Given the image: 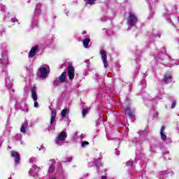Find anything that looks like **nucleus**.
I'll list each match as a JSON object with an SVG mask.
<instances>
[{"label": "nucleus", "instance_id": "f257e3e1", "mask_svg": "<svg viewBox=\"0 0 179 179\" xmlns=\"http://www.w3.org/2000/svg\"><path fill=\"white\" fill-rule=\"evenodd\" d=\"M138 23V17L135 15V13L130 12L127 18V25L129 29L135 27Z\"/></svg>", "mask_w": 179, "mask_h": 179}, {"label": "nucleus", "instance_id": "f03ea898", "mask_svg": "<svg viewBox=\"0 0 179 179\" xmlns=\"http://www.w3.org/2000/svg\"><path fill=\"white\" fill-rule=\"evenodd\" d=\"M41 13V5L40 3L36 4V9L34 11V18L32 20V24L31 27L32 29H34V27H37L38 22V18L37 16Z\"/></svg>", "mask_w": 179, "mask_h": 179}, {"label": "nucleus", "instance_id": "7ed1b4c3", "mask_svg": "<svg viewBox=\"0 0 179 179\" xmlns=\"http://www.w3.org/2000/svg\"><path fill=\"white\" fill-rule=\"evenodd\" d=\"M66 130H63L59 134L55 140V143L59 145V146H62L65 139H66Z\"/></svg>", "mask_w": 179, "mask_h": 179}, {"label": "nucleus", "instance_id": "20e7f679", "mask_svg": "<svg viewBox=\"0 0 179 179\" xmlns=\"http://www.w3.org/2000/svg\"><path fill=\"white\" fill-rule=\"evenodd\" d=\"M51 110V119H50V126L48 127V131H55V126L54 124L55 123V118L57 117V111L52 110L51 107L49 108Z\"/></svg>", "mask_w": 179, "mask_h": 179}, {"label": "nucleus", "instance_id": "39448f33", "mask_svg": "<svg viewBox=\"0 0 179 179\" xmlns=\"http://www.w3.org/2000/svg\"><path fill=\"white\" fill-rule=\"evenodd\" d=\"M0 64L2 68H6L9 65V59L8 58V50L6 49L3 50V56L0 59Z\"/></svg>", "mask_w": 179, "mask_h": 179}, {"label": "nucleus", "instance_id": "423d86ee", "mask_svg": "<svg viewBox=\"0 0 179 179\" xmlns=\"http://www.w3.org/2000/svg\"><path fill=\"white\" fill-rule=\"evenodd\" d=\"M50 73V66H47L46 67H41L38 73V76L41 79H45L48 74Z\"/></svg>", "mask_w": 179, "mask_h": 179}, {"label": "nucleus", "instance_id": "0eeeda50", "mask_svg": "<svg viewBox=\"0 0 179 179\" xmlns=\"http://www.w3.org/2000/svg\"><path fill=\"white\" fill-rule=\"evenodd\" d=\"M66 79V72L64 71L61 74V76L59 77V78H57L53 81L54 86H59L61 83H65Z\"/></svg>", "mask_w": 179, "mask_h": 179}, {"label": "nucleus", "instance_id": "6e6552de", "mask_svg": "<svg viewBox=\"0 0 179 179\" xmlns=\"http://www.w3.org/2000/svg\"><path fill=\"white\" fill-rule=\"evenodd\" d=\"M5 86L7 89H8L10 93H13L15 90L12 89V86H13V83H12V80H10V77L7 76L6 78V83Z\"/></svg>", "mask_w": 179, "mask_h": 179}, {"label": "nucleus", "instance_id": "1a4fd4ad", "mask_svg": "<svg viewBox=\"0 0 179 179\" xmlns=\"http://www.w3.org/2000/svg\"><path fill=\"white\" fill-rule=\"evenodd\" d=\"M100 54L101 55V59L103 64L104 68H107L108 66V61H107V53L104 50H101Z\"/></svg>", "mask_w": 179, "mask_h": 179}, {"label": "nucleus", "instance_id": "9d476101", "mask_svg": "<svg viewBox=\"0 0 179 179\" xmlns=\"http://www.w3.org/2000/svg\"><path fill=\"white\" fill-rule=\"evenodd\" d=\"M67 74L69 76V79L70 80H73V78H75V69L72 67V66H69L67 68Z\"/></svg>", "mask_w": 179, "mask_h": 179}, {"label": "nucleus", "instance_id": "9b49d317", "mask_svg": "<svg viewBox=\"0 0 179 179\" xmlns=\"http://www.w3.org/2000/svg\"><path fill=\"white\" fill-rule=\"evenodd\" d=\"M11 156L12 157H14L15 164L16 166H17V164H19V162H20V155H19V152L16 151H12Z\"/></svg>", "mask_w": 179, "mask_h": 179}, {"label": "nucleus", "instance_id": "f8f14e48", "mask_svg": "<svg viewBox=\"0 0 179 179\" xmlns=\"http://www.w3.org/2000/svg\"><path fill=\"white\" fill-rule=\"evenodd\" d=\"M38 173V166L37 165H34L33 167L29 170V174L31 177H36Z\"/></svg>", "mask_w": 179, "mask_h": 179}, {"label": "nucleus", "instance_id": "ddd939ff", "mask_svg": "<svg viewBox=\"0 0 179 179\" xmlns=\"http://www.w3.org/2000/svg\"><path fill=\"white\" fill-rule=\"evenodd\" d=\"M166 129V127L162 126L161 127L160 129V136H161V139L162 141H163L164 142H166V141L167 140V136L166 135V131H164Z\"/></svg>", "mask_w": 179, "mask_h": 179}, {"label": "nucleus", "instance_id": "4468645a", "mask_svg": "<svg viewBox=\"0 0 179 179\" xmlns=\"http://www.w3.org/2000/svg\"><path fill=\"white\" fill-rule=\"evenodd\" d=\"M37 50H38V46L31 48L29 52V58H34V55H36V52H37Z\"/></svg>", "mask_w": 179, "mask_h": 179}, {"label": "nucleus", "instance_id": "2eb2a0df", "mask_svg": "<svg viewBox=\"0 0 179 179\" xmlns=\"http://www.w3.org/2000/svg\"><path fill=\"white\" fill-rule=\"evenodd\" d=\"M164 80V82H166V83H170V82L173 80V77L171 76V73H167L166 74H165Z\"/></svg>", "mask_w": 179, "mask_h": 179}, {"label": "nucleus", "instance_id": "dca6fc26", "mask_svg": "<svg viewBox=\"0 0 179 179\" xmlns=\"http://www.w3.org/2000/svg\"><path fill=\"white\" fill-rule=\"evenodd\" d=\"M125 113L127 114V115L128 117H130V118H132V120H134V111H131V108L130 107H127L126 109H125Z\"/></svg>", "mask_w": 179, "mask_h": 179}, {"label": "nucleus", "instance_id": "f3484780", "mask_svg": "<svg viewBox=\"0 0 179 179\" xmlns=\"http://www.w3.org/2000/svg\"><path fill=\"white\" fill-rule=\"evenodd\" d=\"M31 97L34 101H36L38 99V96H37V92L36 91V88L31 89Z\"/></svg>", "mask_w": 179, "mask_h": 179}, {"label": "nucleus", "instance_id": "a211bd4d", "mask_svg": "<svg viewBox=\"0 0 179 179\" xmlns=\"http://www.w3.org/2000/svg\"><path fill=\"white\" fill-rule=\"evenodd\" d=\"M94 166H96V169L99 170V168L101 166H103V164H101V159L98 158L94 162Z\"/></svg>", "mask_w": 179, "mask_h": 179}, {"label": "nucleus", "instance_id": "6ab92c4d", "mask_svg": "<svg viewBox=\"0 0 179 179\" xmlns=\"http://www.w3.org/2000/svg\"><path fill=\"white\" fill-rule=\"evenodd\" d=\"M27 122H24L22 126H21V128H20V131L22 133V134H26V128H27Z\"/></svg>", "mask_w": 179, "mask_h": 179}, {"label": "nucleus", "instance_id": "aec40b11", "mask_svg": "<svg viewBox=\"0 0 179 179\" xmlns=\"http://www.w3.org/2000/svg\"><path fill=\"white\" fill-rule=\"evenodd\" d=\"M90 43V38H85L83 41V45L85 48H89V43Z\"/></svg>", "mask_w": 179, "mask_h": 179}, {"label": "nucleus", "instance_id": "412c9836", "mask_svg": "<svg viewBox=\"0 0 179 179\" xmlns=\"http://www.w3.org/2000/svg\"><path fill=\"white\" fill-rule=\"evenodd\" d=\"M138 134L140 135V136H142V138H146V136H148L147 131H139Z\"/></svg>", "mask_w": 179, "mask_h": 179}, {"label": "nucleus", "instance_id": "4be33fe9", "mask_svg": "<svg viewBox=\"0 0 179 179\" xmlns=\"http://www.w3.org/2000/svg\"><path fill=\"white\" fill-rule=\"evenodd\" d=\"M55 171V164H52L48 169V173H54Z\"/></svg>", "mask_w": 179, "mask_h": 179}, {"label": "nucleus", "instance_id": "5701e85b", "mask_svg": "<svg viewBox=\"0 0 179 179\" xmlns=\"http://www.w3.org/2000/svg\"><path fill=\"white\" fill-rule=\"evenodd\" d=\"M66 114H69V109L64 108L62 111V117H63V118H65V117H66Z\"/></svg>", "mask_w": 179, "mask_h": 179}, {"label": "nucleus", "instance_id": "b1692460", "mask_svg": "<svg viewBox=\"0 0 179 179\" xmlns=\"http://www.w3.org/2000/svg\"><path fill=\"white\" fill-rule=\"evenodd\" d=\"M126 166L130 169H134V161H128L126 164Z\"/></svg>", "mask_w": 179, "mask_h": 179}, {"label": "nucleus", "instance_id": "393cba45", "mask_svg": "<svg viewBox=\"0 0 179 179\" xmlns=\"http://www.w3.org/2000/svg\"><path fill=\"white\" fill-rule=\"evenodd\" d=\"M96 0H87L86 3L87 5H94Z\"/></svg>", "mask_w": 179, "mask_h": 179}, {"label": "nucleus", "instance_id": "a878e982", "mask_svg": "<svg viewBox=\"0 0 179 179\" xmlns=\"http://www.w3.org/2000/svg\"><path fill=\"white\" fill-rule=\"evenodd\" d=\"M89 145V142L87 141H83L81 143L82 148H85V146H87Z\"/></svg>", "mask_w": 179, "mask_h": 179}, {"label": "nucleus", "instance_id": "bb28decb", "mask_svg": "<svg viewBox=\"0 0 179 179\" xmlns=\"http://www.w3.org/2000/svg\"><path fill=\"white\" fill-rule=\"evenodd\" d=\"M82 114L83 117H86V115L87 114V109H83Z\"/></svg>", "mask_w": 179, "mask_h": 179}, {"label": "nucleus", "instance_id": "cd10ccee", "mask_svg": "<svg viewBox=\"0 0 179 179\" xmlns=\"http://www.w3.org/2000/svg\"><path fill=\"white\" fill-rule=\"evenodd\" d=\"M151 152H152V153L156 152V145H154V146L151 147Z\"/></svg>", "mask_w": 179, "mask_h": 179}, {"label": "nucleus", "instance_id": "c85d7f7f", "mask_svg": "<svg viewBox=\"0 0 179 179\" xmlns=\"http://www.w3.org/2000/svg\"><path fill=\"white\" fill-rule=\"evenodd\" d=\"M34 101V106L36 108H38V102H37V100H35Z\"/></svg>", "mask_w": 179, "mask_h": 179}, {"label": "nucleus", "instance_id": "c756f323", "mask_svg": "<svg viewBox=\"0 0 179 179\" xmlns=\"http://www.w3.org/2000/svg\"><path fill=\"white\" fill-rule=\"evenodd\" d=\"M64 163H68V162H72V157L66 158V160L63 161Z\"/></svg>", "mask_w": 179, "mask_h": 179}, {"label": "nucleus", "instance_id": "7c9ffc66", "mask_svg": "<svg viewBox=\"0 0 179 179\" xmlns=\"http://www.w3.org/2000/svg\"><path fill=\"white\" fill-rule=\"evenodd\" d=\"M30 163H36V158L32 157L29 159Z\"/></svg>", "mask_w": 179, "mask_h": 179}, {"label": "nucleus", "instance_id": "2f4dec72", "mask_svg": "<svg viewBox=\"0 0 179 179\" xmlns=\"http://www.w3.org/2000/svg\"><path fill=\"white\" fill-rule=\"evenodd\" d=\"M162 99H163V96L162 95H159V96H156V100H162Z\"/></svg>", "mask_w": 179, "mask_h": 179}, {"label": "nucleus", "instance_id": "473e14b6", "mask_svg": "<svg viewBox=\"0 0 179 179\" xmlns=\"http://www.w3.org/2000/svg\"><path fill=\"white\" fill-rule=\"evenodd\" d=\"M37 149H38V150H43V149H44V145H41L40 147H37Z\"/></svg>", "mask_w": 179, "mask_h": 179}, {"label": "nucleus", "instance_id": "72a5a7b5", "mask_svg": "<svg viewBox=\"0 0 179 179\" xmlns=\"http://www.w3.org/2000/svg\"><path fill=\"white\" fill-rule=\"evenodd\" d=\"M11 22H13V23H15V22H19V20H17V18H11Z\"/></svg>", "mask_w": 179, "mask_h": 179}, {"label": "nucleus", "instance_id": "f704fd0d", "mask_svg": "<svg viewBox=\"0 0 179 179\" xmlns=\"http://www.w3.org/2000/svg\"><path fill=\"white\" fill-rule=\"evenodd\" d=\"M176 108V101H173L171 104V108Z\"/></svg>", "mask_w": 179, "mask_h": 179}, {"label": "nucleus", "instance_id": "c9c22d12", "mask_svg": "<svg viewBox=\"0 0 179 179\" xmlns=\"http://www.w3.org/2000/svg\"><path fill=\"white\" fill-rule=\"evenodd\" d=\"M25 108L26 110H24V109H22V111H26V113H29V108H27V105H25Z\"/></svg>", "mask_w": 179, "mask_h": 179}, {"label": "nucleus", "instance_id": "e433bc0d", "mask_svg": "<svg viewBox=\"0 0 179 179\" xmlns=\"http://www.w3.org/2000/svg\"><path fill=\"white\" fill-rule=\"evenodd\" d=\"M115 155H117V156L120 155V150H118L117 149H115Z\"/></svg>", "mask_w": 179, "mask_h": 179}, {"label": "nucleus", "instance_id": "4c0bfd02", "mask_svg": "<svg viewBox=\"0 0 179 179\" xmlns=\"http://www.w3.org/2000/svg\"><path fill=\"white\" fill-rule=\"evenodd\" d=\"M169 59V64H173V59L170 58L169 57H168Z\"/></svg>", "mask_w": 179, "mask_h": 179}, {"label": "nucleus", "instance_id": "58836bf2", "mask_svg": "<svg viewBox=\"0 0 179 179\" xmlns=\"http://www.w3.org/2000/svg\"><path fill=\"white\" fill-rule=\"evenodd\" d=\"M103 31H105L106 34L108 36V31H107V29H103Z\"/></svg>", "mask_w": 179, "mask_h": 179}, {"label": "nucleus", "instance_id": "ea45409f", "mask_svg": "<svg viewBox=\"0 0 179 179\" xmlns=\"http://www.w3.org/2000/svg\"><path fill=\"white\" fill-rule=\"evenodd\" d=\"M101 179H108V178H107V176H102L101 177Z\"/></svg>", "mask_w": 179, "mask_h": 179}, {"label": "nucleus", "instance_id": "a19ab883", "mask_svg": "<svg viewBox=\"0 0 179 179\" xmlns=\"http://www.w3.org/2000/svg\"><path fill=\"white\" fill-rule=\"evenodd\" d=\"M102 22H104V20H107V17H103L101 19Z\"/></svg>", "mask_w": 179, "mask_h": 179}, {"label": "nucleus", "instance_id": "79ce46f5", "mask_svg": "<svg viewBox=\"0 0 179 179\" xmlns=\"http://www.w3.org/2000/svg\"><path fill=\"white\" fill-rule=\"evenodd\" d=\"M157 36H158L157 34H153L152 37V38H155V37H157Z\"/></svg>", "mask_w": 179, "mask_h": 179}, {"label": "nucleus", "instance_id": "37998d69", "mask_svg": "<svg viewBox=\"0 0 179 179\" xmlns=\"http://www.w3.org/2000/svg\"><path fill=\"white\" fill-rule=\"evenodd\" d=\"M80 139H82L83 138V134H81L79 136Z\"/></svg>", "mask_w": 179, "mask_h": 179}, {"label": "nucleus", "instance_id": "c03bdc74", "mask_svg": "<svg viewBox=\"0 0 179 179\" xmlns=\"http://www.w3.org/2000/svg\"><path fill=\"white\" fill-rule=\"evenodd\" d=\"M85 62H86L87 64H89V62H90V60L87 59V60L85 61Z\"/></svg>", "mask_w": 179, "mask_h": 179}, {"label": "nucleus", "instance_id": "a18cd8bd", "mask_svg": "<svg viewBox=\"0 0 179 179\" xmlns=\"http://www.w3.org/2000/svg\"><path fill=\"white\" fill-rule=\"evenodd\" d=\"M165 173H166V171H164V172H161L160 174H161V176H163V174H164Z\"/></svg>", "mask_w": 179, "mask_h": 179}, {"label": "nucleus", "instance_id": "49530a36", "mask_svg": "<svg viewBox=\"0 0 179 179\" xmlns=\"http://www.w3.org/2000/svg\"><path fill=\"white\" fill-rule=\"evenodd\" d=\"M96 76V79H97V78H99V74H95Z\"/></svg>", "mask_w": 179, "mask_h": 179}, {"label": "nucleus", "instance_id": "de8ad7c7", "mask_svg": "<svg viewBox=\"0 0 179 179\" xmlns=\"http://www.w3.org/2000/svg\"><path fill=\"white\" fill-rule=\"evenodd\" d=\"M159 115V113L157 112L155 113V117H157Z\"/></svg>", "mask_w": 179, "mask_h": 179}, {"label": "nucleus", "instance_id": "09e8293b", "mask_svg": "<svg viewBox=\"0 0 179 179\" xmlns=\"http://www.w3.org/2000/svg\"><path fill=\"white\" fill-rule=\"evenodd\" d=\"M0 6H1V8H5V6H3L2 4H1Z\"/></svg>", "mask_w": 179, "mask_h": 179}, {"label": "nucleus", "instance_id": "8fccbe9b", "mask_svg": "<svg viewBox=\"0 0 179 179\" xmlns=\"http://www.w3.org/2000/svg\"><path fill=\"white\" fill-rule=\"evenodd\" d=\"M93 164V162H90V163H89V164Z\"/></svg>", "mask_w": 179, "mask_h": 179}, {"label": "nucleus", "instance_id": "3c124183", "mask_svg": "<svg viewBox=\"0 0 179 179\" xmlns=\"http://www.w3.org/2000/svg\"><path fill=\"white\" fill-rule=\"evenodd\" d=\"M50 179H56L55 178H51Z\"/></svg>", "mask_w": 179, "mask_h": 179}, {"label": "nucleus", "instance_id": "603ef678", "mask_svg": "<svg viewBox=\"0 0 179 179\" xmlns=\"http://www.w3.org/2000/svg\"><path fill=\"white\" fill-rule=\"evenodd\" d=\"M148 36H150V33L148 32Z\"/></svg>", "mask_w": 179, "mask_h": 179}, {"label": "nucleus", "instance_id": "864d4df0", "mask_svg": "<svg viewBox=\"0 0 179 179\" xmlns=\"http://www.w3.org/2000/svg\"><path fill=\"white\" fill-rule=\"evenodd\" d=\"M136 154L138 155V151L136 152Z\"/></svg>", "mask_w": 179, "mask_h": 179}, {"label": "nucleus", "instance_id": "5fc2aeb1", "mask_svg": "<svg viewBox=\"0 0 179 179\" xmlns=\"http://www.w3.org/2000/svg\"><path fill=\"white\" fill-rule=\"evenodd\" d=\"M96 124H99V120L96 122Z\"/></svg>", "mask_w": 179, "mask_h": 179}, {"label": "nucleus", "instance_id": "6e6d98bb", "mask_svg": "<svg viewBox=\"0 0 179 179\" xmlns=\"http://www.w3.org/2000/svg\"><path fill=\"white\" fill-rule=\"evenodd\" d=\"M169 66V68H171V66Z\"/></svg>", "mask_w": 179, "mask_h": 179}, {"label": "nucleus", "instance_id": "4d7b16f0", "mask_svg": "<svg viewBox=\"0 0 179 179\" xmlns=\"http://www.w3.org/2000/svg\"><path fill=\"white\" fill-rule=\"evenodd\" d=\"M52 162H54V159H52Z\"/></svg>", "mask_w": 179, "mask_h": 179}, {"label": "nucleus", "instance_id": "13d9d810", "mask_svg": "<svg viewBox=\"0 0 179 179\" xmlns=\"http://www.w3.org/2000/svg\"><path fill=\"white\" fill-rule=\"evenodd\" d=\"M0 146H1V143H0Z\"/></svg>", "mask_w": 179, "mask_h": 179}]
</instances>
